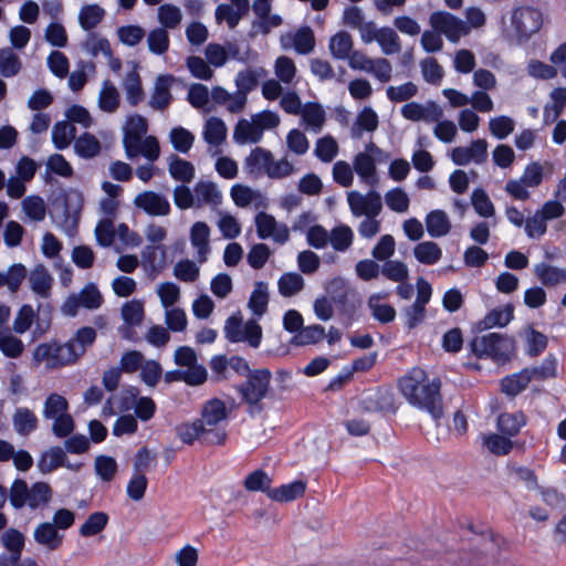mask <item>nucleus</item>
I'll return each mask as SVG.
<instances>
[{
  "label": "nucleus",
  "mask_w": 566,
  "mask_h": 566,
  "mask_svg": "<svg viewBox=\"0 0 566 566\" xmlns=\"http://www.w3.org/2000/svg\"><path fill=\"white\" fill-rule=\"evenodd\" d=\"M10 460L19 471H28L33 465V458L27 450H15L11 443L2 440V462Z\"/></svg>",
  "instance_id": "43"
},
{
  "label": "nucleus",
  "mask_w": 566,
  "mask_h": 566,
  "mask_svg": "<svg viewBox=\"0 0 566 566\" xmlns=\"http://www.w3.org/2000/svg\"><path fill=\"white\" fill-rule=\"evenodd\" d=\"M65 460V451L60 447H52L42 454L38 467L42 473H51L62 467Z\"/></svg>",
  "instance_id": "55"
},
{
  "label": "nucleus",
  "mask_w": 566,
  "mask_h": 566,
  "mask_svg": "<svg viewBox=\"0 0 566 566\" xmlns=\"http://www.w3.org/2000/svg\"><path fill=\"white\" fill-rule=\"evenodd\" d=\"M223 332L230 343L245 342L252 348H258L261 345L263 336L262 327L256 319L251 318L243 323L241 317L235 315L226 321Z\"/></svg>",
  "instance_id": "5"
},
{
  "label": "nucleus",
  "mask_w": 566,
  "mask_h": 566,
  "mask_svg": "<svg viewBox=\"0 0 566 566\" xmlns=\"http://www.w3.org/2000/svg\"><path fill=\"white\" fill-rule=\"evenodd\" d=\"M401 116L411 122H424L431 124L443 117L442 107L434 101L424 103L409 102L400 108Z\"/></svg>",
  "instance_id": "11"
},
{
  "label": "nucleus",
  "mask_w": 566,
  "mask_h": 566,
  "mask_svg": "<svg viewBox=\"0 0 566 566\" xmlns=\"http://www.w3.org/2000/svg\"><path fill=\"white\" fill-rule=\"evenodd\" d=\"M489 129L496 139H505L515 129V120L506 115L492 117L489 120Z\"/></svg>",
  "instance_id": "64"
},
{
  "label": "nucleus",
  "mask_w": 566,
  "mask_h": 566,
  "mask_svg": "<svg viewBox=\"0 0 566 566\" xmlns=\"http://www.w3.org/2000/svg\"><path fill=\"white\" fill-rule=\"evenodd\" d=\"M228 411L224 402L220 399H211L207 401L201 409V418L199 422L207 429L226 430L224 422Z\"/></svg>",
  "instance_id": "17"
},
{
  "label": "nucleus",
  "mask_w": 566,
  "mask_h": 566,
  "mask_svg": "<svg viewBox=\"0 0 566 566\" xmlns=\"http://www.w3.org/2000/svg\"><path fill=\"white\" fill-rule=\"evenodd\" d=\"M254 224L258 238L261 240L271 239L277 244H285L290 240V229L283 223L264 211H260L254 217Z\"/></svg>",
  "instance_id": "7"
},
{
  "label": "nucleus",
  "mask_w": 566,
  "mask_h": 566,
  "mask_svg": "<svg viewBox=\"0 0 566 566\" xmlns=\"http://www.w3.org/2000/svg\"><path fill=\"white\" fill-rule=\"evenodd\" d=\"M105 15V11L98 4H86L83 6L78 13V22L81 28L88 32H94L93 30L101 23Z\"/></svg>",
  "instance_id": "51"
},
{
  "label": "nucleus",
  "mask_w": 566,
  "mask_h": 566,
  "mask_svg": "<svg viewBox=\"0 0 566 566\" xmlns=\"http://www.w3.org/2000/svg\"><path fill=\"white\" fill-rule=\"evenodd\" d=\"M532 380V373L528 369H523L520 373L506 376L501 381V389L510 396H516L524 390Z\"/></svg>",
  "instance_id": "52"
},
{
  "label": "nucleus",
  "mask_w": 566,
  "mask_h": 566,
  "mask_svg": "<svg viewBox=\"0 0 566 566\" xmlns=\"http://www.w3.org/2000/svg\"><path fill=\"white\" fill-rule=\"evenodd\" d=\"M120 96L116 86L108 80L102 83L98 94V107L105 113H114L119 107Z\"/></svg>",
  "instance_id": "46"
},
{
  "label": "nucleus",
  "mask_w": 566,
  "mask_h": 566,
  "mask_svg": "<svg viewBox=\"0 0 566 566\" xmlns=\"http://www.w3.org/2000/svg\"><path fill=\"white\" fill-rule=\"evenodd\" d=\"M403 398L415 408L427 411L434 420L443 415L441 380L430 379L424 369L413 367L398 380Z\"/></svg>",
  "instance_id": "1"
},
{
  "label": "nucleus",
  "mask_w": 566,
  "mask_h": 566,
  "mask_svg": "<svg viewBox=\"0 0 566 566\" xmlns=\"http://www.w3.org/2000/svg\"><path fill=\"white\" fill-rule=\"evenodd\" d=\"M36 415L27 407H19L12 416L14 431L22 437H28L38 429Z\"/></svg>",
  "instance_id": "29"
},
{
  "label": "nucleus",
  "mask_w": 566,
  "mask_h": 566,
  "mask_svg": "<svg viewBox=\"0 0 566 566\" xmlns=\"http://www.w3.org/2000/svg\"><path fill=\"white\" fill-rule=\"evenodd\" d=\"M177 437L186 444L200 441L205 444H223L227 439L226 430L205 429L199 420L182 422L176 427Z\"/></svg>",
  "instance_id": "6"
},
{
  "label": "nucleus",
  "mask_w": 566,
  "mask_h": 566,
  "mask_svg": "<svg viewBox=\"0 0 566 566\" xmlns=\"http://www.w3.org/2000/svg\"><path fill=\"white\" fill-rule=\"evenodd\" d=\"M174 82L175 77L170 74L156 77L148 102L153 109L163 112L170 106L174 99L170 92Z\"/></svg>",
  "instance_id": "16"
},
{
  "label": "nucleus",
  "mask_w": 566,
  "mask_h": 566,
  "mask_svg": "<svg viewBox=\"0 0 566 566\" xmlns=\"http://www.w3.org/2000/svg\"><path fill=\"white\" fill-rule=\"evenodd\" d=\"M168 171L170 176L180 182L189 184L193 180L196 169L192 163L172 155L169 159Z\"/></svg>",
  "instance_id": "44"
},
{
  "label": "nucleus",
  "mask_w": 566,
  "mask_h": 566,
  "mask_svg": "<svg viewBox=\"0 0 566 566\" xmlns=\"http://www.w3.org/2000/svg\"><path fill=\"white\" fill-rule=\"evenodd\" d=\"M33 538L36 544L48 551H56L62 546L64 536L51 522L40 523L33 532Z\"/></svg>",
  "instance_id": "22"
},
{
  "label": "nucleus",
  "mask_w": 566,
  "mask_h": 566,
  "mask_svg": "<svg viewBox=\"0 0 566 566\" xmlns=\"http://www.w3.org/2000/svg\"><path fill=\"white\" fill-rule=\"evenodd\" d=\"M157 19L161 25L160 28L174 30L181 23L182 12L179 7L165 3L158 7Z\"/></svg>",
  "instance_id": "56"
},
{
  "label": "nucleus",
  "mask_w": 566,
  "mask_h": 566,
  "mask_svg": "<svg viewBox=\"0 0 566 566\" xmlns=\"http://www.w3.org/2000/svg\"><path fill=\"white\" fill-rule=\"evenodd\" d=\"M66 413H69V402L63 396L51 394L46 397L43 406V417L45 419L53 420Z\"/></svg>",
  "instance_id": "58"
},
{
  "label": "nucleus",
  "mask_w": 566,
  "mask_h": 566,
  "mask_svg": "<svg viewBox=\"0 0 566 566\" xmlns=\"http://www.w3.org/2000/svg\"><path fill=\"white\" fill-rule=\"evenodd\" d=\"M328 50L335 60L345 61L354 50L353 36L346 31H338L331 36Z\"/></svg>",
  "instance_id": "37"
},
{
  "label": "nucleus",
  "mask_w": 566,
  "mask_h": 566,
  "mask_svg": "<svg viewBox=\"0 0 566 566\" xmlns=\"http://www.w3.org/2000/svg\"><path fill=\"white\" fill-rule=\"evenodd\" d=\"M202 137L211 148H219L227 138V126L224 122L219 117H209L205 123ZM218 153L219 149H216L213 155Z\"/></svg>",
  "instance_id": "25"
},
{
  "label": "nucleus",
  "mask_w": 566,
  "mask_h": 566,
  "mask_svg": "<svg viewBox=\"0 0 566 566\" xmlns=\"http://www.w3.org/2000/svg\"><path fill=\"white\" fill-rule=\"evenodd\" d=\"M304 287V279L296 272H287L277 281L279 293L284 297H291L301 292Z\"/></svg>",
  "instance_id": "57"
},
{
  "label": "nucleus",
  "mask_w": 566,
  "mask_h": 566,
  "mask_svg": "<svg viewBox=\"0 0 566 566\" xmlns=\"http://www.w3.org/2000/svg\"><path fill=\"white\" fill-rule=\"evenodd\" d=\"M298 115H301L305 129L314 134L322 130L326 119L325 111L317 103L304 104Z\"/></svg>",
  "instance_id": "28"
},
{
  "label": "nucleus",
  "mask_w": 566,
  "mask_h": 566,
  "mask_svg": "<svg viewBox=\"0 0 566 566\" xmlns=\"http://www.w3.org/2000/svg\"><path fill=\"white\" fill-rule=\"evenodd\" d=\"M272 153L262 147L253 148L244 160V169L249 175L260 177L266 175L272 160Z\"/></svg>",
  "instance_id": "23"
},
{
  "label": "nucleus",
  "mask_w": 566,
  "mask_h": 566,
  "mask_svg": "<svg viewBox=\"0 0 566 566\" xmlns=\"http://www.w3.org/2000/svg\"><path fill=\"white\" fill-rule=\"evenodd\" d=\"M354 241V232L347 224H339L329 232V243L337 252L347 251Z\"/></svg>",
  "instance_id": "54"
},
{
  "label": "nucleus",
  "mask_w": 566,
  "mask_h": 566,
  "mask_svg": "<svg viewBox=\"0 0 566 566\" xmlns=\"http://www.w3.org/2000/svg\"><path fill=\"white\" fill-rule=\"evenodd\" d=\"M526 423L523 412H504L497 417V429L507 437H515Z\"/></svg>",
  "instance_id": "47"
},
{
  "label": "nucleus",
  "mask_w": 566,
  "mask_h": 566,
  "mask_svg": "<svg viewBox=\"0 0 566 566\" xmlns=\"http://www.w3.org/2000/svg\"><path fill=\"white\" fill-rule=\"evenodd\" d=\"M314 155L323 163H331L338 155V144L336 139L326 135L315 143Z\"/></svg>",
  "instance_id": "60"
},
{
  "label": "nucleus",
  "mask_w": 566,
  "mask_h": 566,
  "mask_svg": "<svg viewBox=\"0 0 566 566\" xmlns=\"http://www.w3.org/2000/svg\"><path fill=\"white\" fill-rule=\"evenodd\" d=\"M210 228L203 221H197L190 229V243L197 252L199 263H205L210 253Z\"/></svg>",
  "instance_id": "21"
},
{
  "label": "nucleus",
  "mask_w": 566,
  "mask_h": 566,
  "mask_svg": "<svg viewBox=\"0 0 566 566\" xmlns=\"http://www.w3.org/2000/svg\"><path fill=\"white\" fill-rule=\"evenodd\" d=\"M82 50L91 55L97 57L99 54L111 56L112 46L107 38L98 32H88L84 40L81 42Z\"/></svg>",
  "instance_id": "34"
},
{
  "label": "nucleus",
  "mask_w": 566,
  "mask_h": 566,
  "mask_svg": "<svg viewBox=\"0 0 566 566\" xmlns=\"http://www.w3.org/2000/svg\"><path fill=\"white\" fill-rule=\"evenodd\" d=\"M284 50L294 49L296 53L306 55L315 48L314 32L310 27H301L294 33H285L280 39Z\"/></svg>",
  "instance_id": "13"
},
{
  "label": "nucleus",
  "mask_w": 566,
  "mask_h": 566,
  "mask_svg": "<svg viewBox=\"0 0 566 566\" xmlns=\"http://www.w3.org/2000/svg\"><path fill=\"white\" fill-rule=\"evenodd\" d=\"M543 25L542 12L532 6L514 7L505 28V36L517 44L526 43Z\"/></svg>",
  "instance_id": "2"
},
{
  "label": "nucleus",
  "mask_w": 566,
  "mask_h": 566,
  "mask_svg": "<svg viewBox=\"0 0 566 566\" xmlns=\"http://www.w3.org/2000/svg\"><path fill=\"white\" fill-rule=\"evenodd\" d=\"M266 74L263 67H248L238 72L234 83L238 91L249 95L256 88L259 80Z\"/></svg>",
  "instance_id": "42"
},
{
  "label": "nucleus",
  "mask_w": 566,
  "mask_h": 566,
  "mask_svg": "<svg viewBox=\"0 0 566 566\" xmlns=\"http://www.w3.org/2000/svg\"><path fill=\"white\" fill-rule=\"evenodd\" d=\"M31 290L40 297L50 295L53 279L43 265L35 266L29 276Z\"/></svg>",
  "instance_id": "41"
},
{
  "label": "nucleus",
  "mask_w": 566,
  "mask_h": 566,
  "mask_svg": "<svg viewBox=\"0 0 566 566\" xmlns=\"http://www.w3.org/2000/svg\"><path fill=\"white\" fill-rule=\"evenodd\" d=\"M377 43L385 55H394L401 51L400 38L397 32L389 27L381 28Z\"/></svg>",
  "instance_id": "59"
},
{
  "label": "nucleus",
  "mask_w": 566,
  "mask_h": 566,
  "mask_svg": "<svg viewBox=\"0 0 566 566\" xmlns=\"http://www.w3.org/2000/svg\"><path fill=\"white\" fill-rule=\"evenodd\" d=\"M122 87L125 92L126 101L130 106H137L143 102L145 92L137 65L124 76Z\"/></svg>",
  "instance_id": "27"
},
{
  "label": "nucleus",
  "mask_w": 566,
  "mask_h": 566,
  "mask_svg": "<svg viewBox=\"0 0 566 566\" xmlns=\"http://www.w3.org/2000/svg\"><path fill=\"white\" fill-rule=\"evenodd\" d=\"M534 273L544 286H557L566 283V269L546 262L535 264Z\"/></svg>",
  "instance_id": "30"
},
{
  "label": "nucleus",
  "mask_w": 566,
  "mask_h": 566,
  "mask_svg": "<svg viewBox=\"0 0 566 566\" xmlns=\"http://www.w3.org/2000/svg\"><path fill=\"white\" fill-rule=\"evenodd\" d=\"M429 22L433 30L444 34L451 42H458L461 36L470 32L464 21L446 11L431 13Z\"/></svg>",
  "instance_id": "10"
},
{
  "label": "nucleus",
  "mask_w": 566,
  "mask_h": 566,
  "mask_svg": "<svg viewBox=\"0 0 566 566\" xmlns=\"http://www.w3.org/2000/svg\"><path fill=\"white\" fill-rule=\"evenodd\" d=\"M269 286L265 282H255L254 289L249 297L248 307L256 318H261L268 311Z\"/></svg>",
  "instance_id": "39"
},
{
  "label": "nucleus",
  "mask_w": 566,
  "mask_h": 566,
  "mask_svg": "<svg viewBox=\"0 0 566 566\" xmlns=\"http://www.w3.org/2000/svg\"><path fill=\"white\" fill-rule=\"evenodd\" d=\"M386 297L387 293H375L369 296L367 302L373 317L381 324L390 323L396 317V310L390 304L381 302Z\"/></svg>",
  "instance_id": "33"
},
{
  "label": "nucleus",
  "mask_w": 566,
  "mask_h": 566,
  "mask_svg": "<svg viewBox=\"0 0 566 566\" xmlns=\"http://www.w3.org/2000/svg\"><path fill=\"white\" fill-rule=\"evenodd\" d=\"M271 376V371L265 368L250 373L247 381L239 387L243 400L250 405L260 402L269 391Z\"/></svg>",
  "instance_id": "8"
},
{
  "label": "nucleus",
  "mask_w": 566,
  "mask_h": 566,
  "mask_svg": "<svg viewBox=\"0 0 566 566\" xmlns=\"http://www.w3.org/2000/svg\"><path fill=\"white\" fill-rule=\"evenodd\" d=\"M249 10V0H230V3H221L216 8V21H224L230 29H234Z\"/></svg>",
  "instance_id": "15"
},
{
  "label": "nucleus",
  "mask_w": 566,
  "mask_h": 566,
  "mask_svg": "<svg viewBox=\"0 0 566 566\" xmlns=\"http://www.w3.org/2000/svg\"><path fill=\"white\" fill-rule=\"evenodd\" d=\"M10 503L15 509L28 506L31 510L45 507L52 499V489L45 482H35L28 488L24 480L17 479L10 489Z\"/></svg>",
  "instance_id": "4"
},
{
  "label": "nucleus",
  "mask_w": 566,
  "mask_h": 566,
  "mask_svg": "<svg viewBox=\"0 0 566 566\" xmlns=\"http://www.w3.org/2000/svg\"><path fill=\"white\" fill-rule=\"evenodd\" d=\"M378 115L369 106H365L357 115L350 133L352 137L359 139L364 132H374L378 127Z\"/></svg>",
  "instance_id": "38"
},
{
  "label": "nucleus",
  "mask_w": 566,
  "mask_h": 566,
  "mask_svg": "<svg viewBox=\"0 0 566 566\" xmlns=\"http://www.w3.org/2000/svg\"><path fill=\"white\" fill-rule=\"evenodd\" d=\"M514 317V308L511 304L490 311L476 325L480 331L493 327H504Z\"/></svg>",
  "instance_id": "31"
},
{
  "label": "nucleus",
  "mask_w": 566,
  "mask_h": 566,
  "mask_svg": "<svg viewBox=\"0 0 566 566\" xmlns=\"http://www.w3.org/2000/svg\"><path fill=\"white\" fill-rule=\"evenodd\" d=\"M74 151L81 158L91 159L99 154L101 143L94 135L84 133L75 139Z\"/></svg>",
  "instance_id": "53"
},
{
  "label": "nucleus",
  "mask_w": 566,
  "mask_h": 566,
  "mask_svg": "<svg viewBox=\"0 0 566 566\" xmlns=\"http://www.w3.org/2000/svg\"><path fill=\"white\" fill-rule=\"evenodd\" d=\"M347 203L352 214L356 218L378 217L382 209L381 197L375 190H370L366 195L357 190L348 191Z\"/></svg>",
  "instance_id": "9"
},
{
  "label": "nucleus",
  "mask_w": 566,
  "mask_h": 566,
  "mask_svg": "<svg viewBox=\"0 0 566 566\" xmlns=\"http://www.w3.org/2000/svg\"><path fill=\"white\" fill-rule=\"evenodd\" d=\"M262 137V132H260V128L252 118L250 120L245 118L240 119L233 130V140L239 145L258 144Z\"/></svg>",
  "instance_id": "32"
},
{
  "label": "nucleus",
  "mask_w": 566,
  "mask_h": 566,
  "mask_svg": "<svg viewBox=\"0 0 566 566\" xmlns=\"http://www.w3.org/2000/svg\"><path fill=\"white\" fill-rule=\"evenodd\" d=\"M471 350L479 358H491L504 364L509 361L515 350L514 338L501 333H489L475 336L471 340Z\"/></svg>",
  "instance_id": "3"
},
{
  "label": "nucleus",
  "mask_w": 566,
  "mask_h": 566,
  "mask_svg": "<svg viewBox=\"0 0 566 566\" xmlns=\"http://www.w3.org/2000/svg\"><path fill=\"white\" fill-rule=\"evenodd\" d=\"M125 153L128 159H134L142 155L153 163L159 158L160 147L158 139L155 136H146L137 142L136 147L133 150L129 149V147L125 148Z\"/></svg>",
  "instance_id": "36"
},
{
  "label": "nucleus",
  "mask_w": 566,
  "mask_h": 566,
  "mask_svg": "<svg viewBox=\"0 0 566 566\" xmlns=\"http://www.w3.org/2000/svg\"><path fill=\"white\" fill-rule=\"evenodd\" d=\"M145 269L153 273L160 272L166 263V251L163 247L147 245L142 252Z\"/></svg>",
  "instance_id": "50"
},
{
  "label": "nucleus",
  "mask_w": 566,
  "mask_h": 566,
  "mask_svg": "<svg viewBox=\"0 0 566 566\" xmlns=\"http://www.w3.org/2000/svg\"><path fill=\"white\" fill-rule=\"evenodd\" d=\"M25 545V536L15 528H9L2 533V566H13L21 560Z\"/></svg>",
  "instance_id": "14"
},
{
  "label": "nucleus",
  "mask_w": 566,
  "mask_h": 566,
  "mask_svg": "<svg viewBox=\"0 0 566 566\" xmlns=\"http://www.w3.org/2000/svg\"><path fill=\"white\" fill-rule=\"evenodd\" d=\"M196 208L209 207L218 209L222 203V192L217 184L209 180H200L195 185Z\"/></svg>",
  "instance_id": "19"
},
{
  "label": "nucleus",
  "mask_w": 566,
  "mask_h": 566,
  "mask_svg": "<svg viewBox=\"0 0 566 566\" xmlns=\"http://www.w3.org/2000/svg\"><path fill=\"white\" fill-rule=\"evenodd\" d=\"M353 167L364 184L371 187L377 184L376 164L369 154L358 153L354 158Z\"/></svg>",
  "instance_id": "35"
},
{
  "label": "nucleus",
  "mask_w": 566,
  "mask_h": 566,
  "mask_svg": "<svg viewBox=\"0 0 566 566\" xmlns=\"http://www.w3.org/2000/svg\"><path fill=\"white\" fill-rule=\"evenodd\" d=\"M148 130V124L145 117L142 115L129 116L124 127V148L134 149L137 142L140 138L146 137Z\"/></svg>",
  "instance_id": "24"
},
{
  "label": "nucleus",
  "mask_w": 566,
  "mask_h": 566,
  "mask_svg": "<svg viewBox=\"0 0 566 566\" xmlns=\"http://www.w3.org/2000/svg\"><path fill=\"white\" fill-rule=\"evenodd\" d=\"M413 255L416 260L424 265H433L442 258V250L433 241H423L415 245Z\"/></svg>",
  "instance_id": "45"
},
{
  "label": "nucleus",
  "mask_w": 566,
  "mask_h": 566,
  "mask_svg": "<svg viewBox=\"0 0 566 566\" xmlns=\"http://www.w3.org/2000/svg\"><path fill=\"white\" fill-rule=\"evenodd\" d=\"M144 315V305L140 301L133 300L123 305L122 317L124 322L128 325L127 327L122 329L124 337L129 338V327L138 326L143 322Z\"/></svg>",
  "instance_id": "48"
},
{
  "label": "nucleus",
  "mask_w": 566,
  "mask_h": 566,
  "mask_svg": "<svg viewBox=\"0 0 566 566\" xmlns=\"http://www.w3.org/2000/svg\"><path fill=\"white\" fill-rule=\"evenodd\" d=\"M169 34L164 28H156L147 35L148 50L156 55L165 54L169 49Z\"/></svg>",
  "instance_id": "63"
},
{
  "label": "nucleus",
  "mask_w": 566,
  "mask_h": 566,
  "mask_svg": "<svg viewBox=\"0 0 566 566\" xmlns=\"http://www.w3.org/2000/svg\"><path fill=\"white\" fill-rule=\"evenodd\" d=\"M75 134L76 129L71 123L57 122L52 128V143L56 149L63 150L75 142Z\"/></svg>",
  "instance_id": "49"
},
{
  "label": "nucleus",
  "mask_w": 566,
  "mask_h": 566,
  "mask_svg": "<svg viewBox=\"0 0 566 566\" xmlns=\"http://www.w3.org/2000/svg\"><path fill=\"white\" fill-rule=\"evenodd\" d=\"M169 140L175 150L187 154L195 142V135L185 127H174L169 133Z\"/></svg>",
  "instance_id": "61"
},
{
  "label": "nucleus",
  "mask_w": 566,
  "mask_h": 566,
  "mask_svg": "<svg viewBox=\"0 0 566 566\" xmlns=\"http://www.w3.org/2000/svg\"><path fill=\"white\" fill-rule=\"evenodd\" d=\"M305 490L306 483L302 480H296L268 491V497L276 502H290L301 497Z\"/></svg>",
  "instance_id": "40"
},
{
  "label": "nucleus",
  "mask_w": 566,
  "mask_h": 566,
  "mask_svg": "<svg viewBox=\"0 0 566 566\" xmlns=\"http://www.w3.org/2000/svg\"><path fill=\"white\" fill-rule=\"evenodd\" d=\"M428 234L431 238H442L452 229L451 220L446 211L441 209L431 210L424 218Z\"/></svg>",
  "instance_id": "26"
},
{
  "label": "nucleus",
  "mask_w": 566,
  "mask_h": 566,
  "mask_svg": "<svg viewBox=\"0 0 566 566\" xmlns=\"http://www.w3.org/2000/svg\"><path fill=\"white\" fill-rule=\"evenodd\" d=\"M326 292L331 296L332 303L336 304L342 311H347L349 301L356 297V291L343 277L331 280L326 285Z\"/></svg>",
  "instance_id": "20"
},
{
  "label": "nucleus",
  "mask_w": 566,
  "mask_h": 566,
  "mask_svg": "<svg viewBox=\"0 0 566 566\" xmlns=\"http://www.w3.org/2000/svg\"><path fill=\"white\" fill-rule=\"evenodd\" d=\"M324 336V327L318 324H314L303 327L297 334H295L294 337L292 338V344L296 346L316 344L319 340H322Z\"/></svg>",
  "instance_id": "62"
},
{
  "label": "nucleus",
  "mask_w": 566,
  "mask_h": 566,
  "mask_svg": "<svg viewBox=\"0 0 566 566\" xmlns=\"http://www.w3.org/2000/svg\"><path fill=\"white\" fill-rule=\"evenodd\" d=\"M134 205L149 216H168L170 212L168 199L155 191L138 193L134 199Z\"/></svg>",
  "instance_id": "18"
},
{
  "label": "nucleus",
  "mask_w": 566,
  "mask_h": 566,
  "mask_svg": "<svg viewBox=\"0 0 566 566\" xmlns=\"http://www.w3.org/2000/svg\"><path fill=\"white\" fill-rule=\"evenodd\" d=\"M488 146L485 139H476L468 147H455L451 151V160L458 166H467L470 163L483 164L488 159Z\"/></svg>",
  "instance_id": "12"
}]
</instances>
